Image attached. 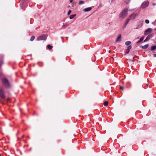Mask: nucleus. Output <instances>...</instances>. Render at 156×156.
<instances>
[{
	"mask_svg": "<svg viewBox=\"0 0 156 156\" xmlns=\"http://www.w3.org/2000/svg\"><path fill=\"white\" fill-rule=\"evenodd\" d=\"M128 11V9L126 8L124 9L120 13L119 15V17L120 18H124L127 16Z\"/></svg>",
	"mask_w": 156,
	"mask_h": 156,
	"instance_id": "1",
	"label": "nucleus"
},
{
	"mask_svg": "<svg viewBox=\"0 0 156 156\" xmlns=\"http://www.w3.org/2000/svg\"><path fill=\"white\" fill-rule=\"evenodd\" d=\"M2 81L6 87H9L10 85L9 81L6 78H4L2 80Z\"/></svg>",
	"mask_w": 156,
	"mask_h": 156,
	"instance_id": "2",
	"label": "nucleus"
},
{
	"mask_svg": "<svg viewBox=\"0 0 156 156\" xmlns=\"http://www.w3.org/2000/svg\"><path fill=\"white\" fill-rule=\"evenodd\" d=\"M47 36L46 34H42L39 36L37 38V41L44 40H46Z\"/></svg>",
	"mask_w": 156,
	"mask_h": 156,
	"instance_id": "3",
	"label": "nucleus"
},
{
	"mask_svg": "<svg viewBox=\"0 0 156 156\" xmlns=\"http://www.w3.org/2000/svg\"><path fill=\"white\" fill-rule=\"evenodd\" d=\"M149 5V2H144L142 4L141 8L144 9L147 7Z\"/></svg>",
	"mask_w": 156,
	"mask_h": 156,
	"instance_id": "4",
	"label": "nucleus"
},
{
	"mask_svg": "<svg viewBox=\"0 0 156 156\" xmlns=\"http://www.w3.org/2000/svg\"><path fill=\"white\" fill-rule=\"evenodd\" d=\"M152 30L153 29L151 28H148L144 31V34L145 35H147L151 33Z\"/></svg>",
	"mask_w": 156,
	"mask_h": 156,
	"instance_id": "5",
	"label": "nucleus"
},
{
	"mask_svg": "<svg viewBox=\"0 0 156 156\" xmlns=\"http://www.w3.org/2000/svg\"><path fill=\"white\" fill-rule=\"evenodd\" d=\"M0 97L2 99L5 98V95L4 91L2 89H0Z\"/></svg>",
	"mask_w": 156,
	"mask_h": 156,
	"instance_id": "6",
	"label": "nucleus"
},
{
	"mask_svg": "<svg viewBox=\"0 0 156 156\" xmlns=\"http://www.w3.org/2000/svg\"><path fill=\"white\" fill-rule=\"evenodd\" d=\"M153 36V34H150L149 35L146 37V38L144 40V41L146 42L148 41L150 38H151Z\"/></svg>",
	"mask_w": 156,
	"mask_h": 156,
	"instance_id": "7",
	"label": "nucleus"
},
{
	"mask_svg": "<svg viewBox=\"0 0 156 156\" xmlns=\"http://www.w3.org/2000/svg\"><path fill=\"white\" fill-rule=\"evenodd\" d=\"M136 16V15L135 14H133L131 15L130 16V19H134Z\"/></svg>",
	"mask_w": 156,
	"mask_h": 156,
	"instance_id": "8",
	"label": "nucleus"
},
{
	"mask_svg": "<svg viewBox=\"0 0 156 156\" xmlns=\"http://www.w3.org/2000/svg\"><path fill=\"white\" fill-rule=\"evenodd\" d=\"M148 46L149 45L148 44H147L143 46H140V47L141 48L143 49H145L147 48Z\"/></svg>",
	"mask_w": 156,
	"mask_h": 156,
	"instance_id": "9",
	"label": "nucleus"
},
{
	"mask_svg": "<svg viewBox=\"0 0 156 156\" xmlns=\"http://www.w3.org/2000/svg\"><path fill=\"white\" fill-rule=\"evenodd\" d=\"M121 34H119V35L118 37H117V38L116 40V42H118V41H121Z\"/></svg>",
	"mask_w": 156,
	"mask_h": 156,
	"instance_id": "10",
	"label": "nucleus"
},
{
	"mask_svg": "<svg viewBox=\"0 0 156 156\" xmlns=\"http://www.w3.org/2000/svg\"><path fill=\"white\" fill-rule=\"evenodd\" d=\"M92 9L91 7H88L83 9V11L84 12H88L91 10Z\"/></svg>",
	"mask_w": 156,
	"mask_h": 156,
	"instance_id": "11",
	"label": "nucleus"
},
{
	"mask_svg": "<svg viewBox=\"0 0 156 156\" xmlns=\"http://www.w3.org/2000/svg\"><path fill=\"white\" fill-rule=\"evenodd\" d=\"M156 49V45H154L151 47V50L153 51Z\"/></svg>",
	"mask_w": 156,
	"mask_h": 156,
	"instance_id": "12",
	"label": "nucleus"
},
{
	"mask_svg": "<svg viewBox=\"0 0 156 156\" xmlns=\"http://www.w3.org/2000/svg\"><path fill=\"white\" fill-rule=\"evenodd\" d=\"M3 63L2 58L0 59V68L1 65Z\"/></svg>",
	"mask_w": 156,
	"mask_h": 156,
	"instance_id": "13",
	"label": "nucleus"
},
{
	"mask_svg": "<svg viewBox=\"0 0 156 156\" xmlns=\"http://www.w3.org/2000/svg\"><path fill=\"white\" fill-rule=\"evenodd\" d=\"M47 47L50 50L51 49L53 48L52 46H51L50 44L48 45L47 46Z\"/></svg>",
	"mask_w": 156,
	"mask_h": 156,
	"instance_id": "14",
	"label": "nucleus"
},
{
	"mask_svg": "<svg viewBox=\"0 0 156 156\" xmlns=\"http://www.w3.org/2000/svg\"><path fill=\"white\" fill-rule=\"evenodd\" d=\"M76 15V14L71 15L69 16V18L70 19H73Z\"/></svg>",
	"mask_w": 156,
	"mask_h": 156,
	"instance_id": "15",
	"label": "nucleus"
},
{
	"mask_svg": "<svg viewBox=\"0 0 156 156\" xmlns=\"http://www.w3.org/2000/svg\"><path fill=\"white\" fill-rule=\"evenodd\" d=\"M130 20V19H128L126 20V23H125V24L124 25L125 27L126 26V25H127V23L129 22V21Z\"/></svg>",
	"mask_w": 156,
	"mask_h": 156,
	"instance_id": "16",
	"label": "nucleus"
},
{
	"mask_svg": "<svg viewBox=\"0 0 156 156\" xmlns=\"http://www.w3.org/2000/svg\"><path fill=\"white\" fill-rule=\"evenodd\" d=\"M131 43V42L130 41H127L125 42V44L127 45H129Z\"/></svg>",
	"mask_w": 156,
	"mask_h": 156,
	"instance_id": "17",
	"label": "nucleus"
},
{
	"mask_svg": "<svg viewBox=\"0 0 156 156\" xmlns=\"http://www.w3.org/2000/svg\"><path fill=\"white\" fill-rule=\"evenodd\" d=\"M35 37L34 36H32L31 37V38L30 39V41H33L35 39Z\"/></svg>",
	"mask_w": 156,
	"mask_h": 156,
	"instance_id": "18",
	"label": "nucleus"
},
{
	"mask_svg": "<svg viewBox=\"0 0 156 156\" xmlns=\"http://www.w3.org/2000/svg\"><path fill=\"white\" fill-rule=\"evenodd\" d=\"M84 3V2L82 1H80L79 2V5H81Z\"/></svg>",
	"mask_w": 156,
	"mask_h": 156,
	"instance_id": "19",
	"label": "nucleus"
},
{
	"mask_svg": "<svg viewBox=\"0 0 156 156\" xmlns=\"http://www.w3.org/2000/svg\"><path fill=\"white\" fill-rule=\"evenodd\" d=\"M132 48V46L131 45L127 47V51H129L130 49H131Z\"/></svg>",
	"mask_w": 156,
	"mask_h": 156,
	"instance_id": "20",
	"label": "nucleus"
},
{
	"mask_svg": "<svg viewBox=\"0 0 156 156\" xmlns=\"http://www.w3.org/2000/svg\"><path fill=\"white\" fill-rule=\"evenodd\" d=\"M108 105V101H105L104 103V106H106Z\"/></svg>",
	"mask_w": 156,
	"mask_h": 156,
	"instance_id": "21",
	"label": "nucleus"
},
{
	"mask_svg": "<svg viewBox=\"0 0 156 156\" xmlns=\"http://www.w3.org/2000/svg\"><path fill=\"white\" fill-rule=\"evenodd\" d=\"M144 37H141L140 38V40H139V41H140V42H141V41H143V39H144Z\"/></svg>",
	"mask_w": 156,
	"mask_h": 156,
	"instance_id": "22",
	"label": "nucleus"
},
{
	"mask_svg": "<svg viewBox=\"0 0 156 156\" xmlns=\"http://www.w3.org/2000/svg\"><path fill=\"white\" fill-rule=\"evenodd\" d=\"M145 22L146 23L148 24L149 23V21L148 20H145Z\"/></svg>",
	"mask_w": 156,
	"mask_h": 156,
	"instance_id": "23",
	"label": "nucleus"
},
{
	"mask_svg": "<svg viewBox=\"0 0 156 156\" xmlns=\"http://www.w3.org/2000/svg\"><path fill=\"white\" fill-rule=\"evenodd\" d=\"M71 11L70 10H69V11L68 12L67 15H69V14L71 13Z\"/></svg>",
	"mask_w": 156,
	"mask_h": 156,
	"instance_id": "24",
	"label": "nucleus"
},
{
	"mask_svg": "<svg viewBox=\"0 0 156 156\" xmlns=\"http://www.w3.org/2000/svg\"><path fill=\"white\" fill-rule=\"evenodd\" d=\"M120 89L122 90H123L124 89V87H122V86H121L120 87Z\"/></svg>",
	"mask_w": 156,
	"mask_h": 156,
	"instance_id": "25",
	"label": "nucleus"
},
{
	"mask_svg": "<svg viewBox=\"0 0 156 156\" xmlns=\"http://www.w3.org/2000/svg\"><path fill=\"white\" fill-rule=\"evenodd\" d=\"M129 51H127H127L125 53L126 54H128L129 52Z\"/></svg>",
	"mask_w": 156,
	"mask_h": 156,
	"instance_id": "26",
	"label": "nucleus"
},
{
	"mask_svg": "<svg viewBox=\"0 0 156 156\" xmlns=\"http://www.w3.org/2000/svg\"><path fill=\"white\" fill-rule=\"evenodd\" d=\"M152 5H153V6H155V5H156V3H153L152 4Z\"/></svg>",
	"mask_w": 156,
	"mask_h": 156,
	"instance_id": "27",
	"label": "nucleus"
},
{
	"mask_svg": "<svg viewBox=\"0 0 156 156\" xmlns=\"http://www.w3.org/2000/svg\"><path fill=\"white\" fill-rule=\"evenodd\" d=\"M140 42H141L139 40L137 42H136V43L137 44H139V43H140Z\"/></svg>",
	"mask_w": 156,
	"mask_h": 156,
	"instance_id": "28",
	"label": "nucleus"
},
{
	"mask_svg": "<svg viewBox=\"0 0 156 156\" xmlns=\"http://www.w3.org/2000/svg\"><path fill=\"white\" fill-rule=\"evenodd\" d=\"M153 55L154 57H156V53L155 54H154Z\"/></svg>",
	"mask_w": 156,
	"mask_h": 156,
	"instance_id": "29",
	"label": "nucleus"
},
{
	"mask_svg": "<svg viewBox=\"0 0 156 156\" xmlns=\"http://www.w3.org/2000/svg\"><path fill=\"white\" fill-rule=\"evenodd\" d=\"M73 0H70V2L71 3L73 2Z\"/></svg>",
	"mask_w": 156,
	"mask_h": 156,
	"instance_id": "30",
	"label": "nucleus"
},
{
	"mask_svg": "<svg viewBox=\"0 0 156 156\" xmlns=\"http://www.w3.org/2000/svg\"><path fill=\"white\" fill-rule=\"evenodd\" d=\"M24 137V135H23L22 136H21V138L22 139H23V138Z\"/></svg>",
	"mask_w": 156,
	"mask_h": 156,
	"instance_id": "31",
	"label": "nucleus"
},
{
	"mask_svg": "<svg viewBox=\"0 0 156 156\" xmlns=\"http://www.w3.org/2000/svg\"><path fill=\"white\" fill-rule=\"evenodd\" d=\"M129 3V2H127L126 3V4H128Z\"/></svg>",
	"mask_w": 156,
	"mask_h": 156,
	"instance_id": "32",
	"label": "nucleus"
},
{
	"mask_svg": "<svg viewBox=\"0 0 156 156\" xmlns=\"http://www.w3.org/2000/svg\"><path fill=\"white\" fill-rule=\"evenodd\" d=\"M27 137H28V138L29 139H30V137H29V136H28Z\"/></svg>",
	"mask_w": 156,
	"mask_h": 156,
	"instance_id": "33",
	"label": "nucleus"
},
{
	"mask_svg": "<svg viewBox=\"0 0 156 156\" xmlns=\"http://www.w3.org/2000/svg\"><path fill=\"white\" fill-rule=\"evenodd\" d=\"M154 30H155L156 31V28H155V29H154Z\"/></svg>",
	"mask_w": 156,
	"mask_h": 156,
	"instance_id": "34",
	"label": "nucleus"
},
{
	"mask_svg": "<svg viewBox=\"0 0 156 156\" xmlns=\"http://www.w3.org/2000/svg\"><path fill=\"white\" fill-rule=\"evenodd\" d=\"M155 23L156 22V20H155V22H154Z\"/></svg>",
	"mask_w": 156,
	"mask_h": 156,
	"instance_id": "35",
	"label": "nucleus"
},
{
	"mask_svg": "<svg viewBox=\"0 0 156 156\" xmlns=\"http://www.w3.org/2000/svg\"><path fill=\"white\" fill-rule=\"evenodd\" d=\"M66 39H68V37H66Z\"/></svg>",
	"mask_w": 156,
	"mask_h": 156,
	"instance_id": "36",
	"label": "nucleus"
},
{
	"mask_svg": "<svg viewBox=\"0 0 156 156\" xmlns=\"http://www.w3.org/2000/svg\"><path fill=\"white\" fill-rule=\"evenodd\" d=\"M65 42V41H63V42Z\"/></svg>",
	"mask_w": 156,
	"mask_h": 156,
	"instance_id": "37",
	"label": "nucleus"
},
{
	"mask_svg": "<svg viewBox=\"0 0 156 156\" xmlns=\"http://www.w3.org/2000/svg\"><path fill=\"white\" fill-rule=\"evenodd\" d=\"M0 156H1L0 154Z\"/></svg>",
	"mask_w": 156,
	"mask_h": 156,
	"instance_id": "38",
	"label": "nucleus"
}]
</instances>
